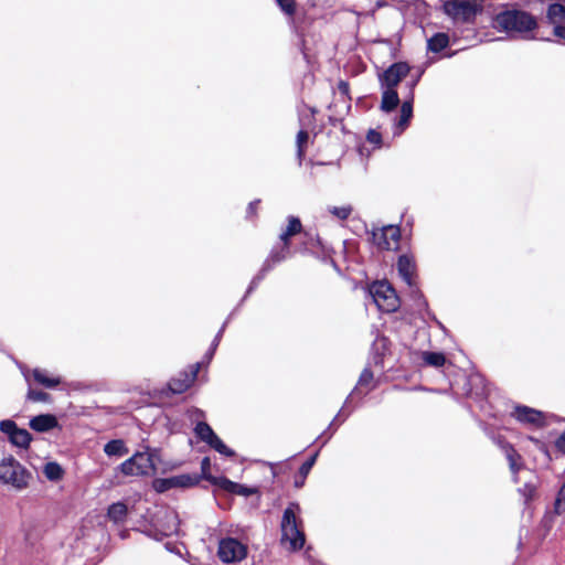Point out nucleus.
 Returning <instances> with one entry per match:
<instances>
[{
    "label": "nucleus",
    "mask_w": 565,
    "mask_h": 565,
    "mask_svg": "<svg viewBox=\"0 0 565 565\" xmlns=\"http://www.w3.org/2000/svg\"><path fill=\"white\" fill-rule=\"evenodd\" d=\"M193 413L198 416H202L203 413L200 409H194Z\"/></svg>",
    "instance_id": "54"
},
{
    "label": "nucleus",
    "mask_w": 565,
    "mask_h": 565,
    "mask_svg": "<svg viewBox=\"0 0 565 565\" xmlns=\"http://www.w3.org/2000/svg\"><path fill=\"white\" fill-rule=\"evenodd\" d=\"M281 11L292 17L296 12V1L295 0H276Z\"/></svg>",
    "instance_id": "35"
},
{
    "label": "nucleus",
    "mask_w": 565,
    "mask_h": 565,
    "mask_svg": "<svg viewBox=\"0 0 565 565\" xmlns=\"http://www.w3.org/2000/svg\"><path fill=\"white\" fill-rule=\"evenodd\" d=\"M299 511V504L291 502L282 514L280 524L281 545L289 551L300 550L305 544V533L301 529V521L297 518Z\"/></svg>",
    "instance_id": "1"
},
{
    "label": "nucleus",
    "mask_w": 565,
    "mask_h": 565,
    "mask_svg": "<svg viewBox=\"0 0 565 565\" xmlns=\"http://www.w3.org/2000/svg\"><path fill=\"white\" fill-rule=\"evenodd\" d=\"M495 26L507 32H515L524 39H533L530 33L537 28L536 19L522 10H505L494 18Z\"/></svg>",
    "instance_id": "2"
},
{
    "label": "nucleus",
    "mask_w": 565,
    "mask_h": 565,
    "mask_svg": "<svg viewBox=\"0 0 565 565\" xmlns=\"http://www.w3.org/2000/svg\"><path fill=\"white\" fill-rule=\"evenodd\" d=\"M9 439L17 447L28 448L32 437L26 429L18 428Z\"/></svg>",
    "instance_id": "28"
},
{
    "label": "nucleus",
    "mask_w": 565,
    "mask_h": 565,
    "mask_svg": "<svg viewBox=\"0 0 565 565\" xmlns=\"http://www.w3.org/2000/svg\"><path fill=\"white\" fill-rule=\"evenodd\" d=\"M382 88H383V94H382L381 108L384 111H392L399 104L398 94H397L396 89L386 88V87H382Z\"/></svg>",
    "instance_id": "19"
},
{
    "label": "nucleus",
    "mask_w": 565,
    "mask_h": 565,
    "mask_svg": "<svg viewBox=\"0 0 565 565\" xmlns=\"http://www.w3.org/2000/svg\"><path fill=\"white\" fill-rule=\"evenodd\" d=\"M504 455L509 461L510 470L513 475H515L521 469V456L516 452V450L509 444H504L502 446Z\"/></svg>",
    "instance_id": "20"
},
{
    "label": "nucleus",
    "mask_w": 565,
    "mask_h": 565,
    "mask_svg": "<svg viewBox=\"0 0 565 565\" xmlns=\"http://www.w3.org/2000/svg\"><path fill=\"white\" fill-rule=\"evenodd\" d=\"M207 445L226 457H233L235 455V452L230 449L217 435H215Z\"/></svg>",
    "instance_id": "32"
},
{
    "label": "nucleus",
    "mask_w": 565,
    "mask_h": 565,
    "mask_svg": "<svg viewBox=\"0 0 565 565\" xmlns=\"http://www.w3.org/2000/svg\"><path fill=\"white\" fill-rule=\"evenodd\" d=\"M201 364L196 363L191 366L190 373L182 372L178 376L170 380L168 388L173 394H181L185 392L195 381Z\"/></svg>",
    "instance_id": "12"
},
{
    "label": "nucleus",
    "mask_w": 565,
    "mask_h": 565,
    "mask_svg": "<svg viewBox=\"0 0 565 565\" xmlns=\"http://www.w3.org/2000/svg\"><path fill=\"white\" fill-rule=\"evenodd\" d=\"M31 429L45 433L58 426L57 418L52 414H41L31 418L29 423Z\"/></svg>",
    "instance_id": "15"
},
{
    "label": "nucleus",
    "mask_w": 565,
    "mask_h": 565,
    "mask_svg": "<svg viewBox=\"0 0 565 565\" xmlns=\"http://www.w3.org/2000/svg\"><path fill=\"white\" fill-rule=\"evenodd\" d=\"M366 139L369 142L379 146L382 141V136L380 132H377L375 130H370L367 132Z\"/></svg>",
    "instance_id": "40"
},
{
    "label": "nucleus",
    "mask_w": 565,
    "mask_h": 565,
    "mask_svg": "<svg viewBox=\"0 0 565 565\" xmlns=\"http://www.w3.org/2000/svg\"><path fill=\"white\" fill-rule=\"evenodd\" d=\"M214 351H215V350H213V347L211 345V349H210V351H209V352H207V354H206V356H207V359H209V360H211V359H212V356H213V354H214Z\"/></svg>",
    "instance_id": "51"
},
{
    "label": "nucleus",
    "mask_w": 565,
    "mask_h": 565,
    "mask_svg": "<svg viewBox=\"0 0 565 565\" xmlns=\"http://www.w3.org/2000/svg\"><path fill=\"white\" fill-rule=\"evenodd\" d=\"M195 435L200 440L209 444L211 439L216 435L209 424L205 422H199L194 427Z\"/></svg>",
    "instance_id": "29"
},
{
    "label": "nucleus",
    "mask_w": 565,
    "mask_h": 565,
    "mask_svg": "<svg viewBox=\"0 0 565 565\" xmlns=\"http://www.w3.org/2000/svg\"><path fill=\"white\" fill-rule=\"evenodd\" d=\"M512 416L523 424H530L533 426H543L544 425V416L540 411L527 406H515Z\"/></svg>",
    "instance_id": "13"
},
{
    "label": "nucleus",
    "mask_w": 565,
    "mask_h": 565,
    "mask_svg": "<svg viewBox=\"0 0 565 565\" xmlns=\"http://www.w3.org/2000/svg\"><path fill=\"white\" fill-rule=\"evenodd\" d=\"M554 511L556 514L565 513V482L562 484L555 499Z\"/></svg>",
    "instance_id": "33"
},
{
    "label": "nucleus",
    "mask_w": 565,
    "mask_h": 565,
    "mask_svg": "<svg viewBox=\"0 0 565 565\" xmlns=\"http://www.w3.org/2000/svg\"><path fill=\"white\" fill-rule=\"evenodd\" d=\"M412 115H413V95L411 96L409 99L405 100L402 104L401 116H399V120L397 122V127L401 130H404L407 127L409 119L412 118Z\"/></svg>",
    "instance_id": "25"
},
{
    "label": "nucleus",
    "mask_w": 565,
    "mask_h": 565,
    "mask_svg": "<svg viewBox=\"0 0 565 565\" xmlns=\"http://www.w3.org/2000/svg\"><path fill=\"white\" fill-rule=\"evenodd\" d=\"M307 140H308V132L305 130H300L297 135V156H298L300 162L305 154L303 145L307 142Z\"/></svg>",
    "instance_id": "34"
},
{
    "label": "nucleus",
    "mask_w": 565,
    "mask_h": 565,
    "mask_svg": "<svg viewBox=\"0 0 565 565\" xmlns=\"http://www.w3.org/2000/svg\"><path fill=\"white\" fill-rule=\"evenodd\" d=\"M214 486L223 489L227 492H239V489H243V486L236 482L231 481L225 477H206Z\"/></svg>",
    "instance_id": "22"
},
{
    "label": "nucleus",
    "mask_w": 565,
    "mask_h": 565,
    "mask_svg": "<svg viewBox=\"0 0 565 565\" xmlns=\"http://www.w3.org/2000/svg\"><path fill=\"white\" fill-rule=\"evenodd\" d=\"M259 201L250 202L248 205V213H254Z\"/></svg>",
    "instance_id": "48"
},
{
    "label": "nucleus",
    "mask_w": 565,
    "mask_h": 565,
    "mask_svg": "<svg viewBox=\"0 0 565 565\" xmlns=\"http://www.w3.org/2000/svg\"><path fill=\"white\" fill-rule=\"evenodd\" d=\"M329 212L340 220H345L351 214L352 209L350 206H340V207L333 206V207H329Z\"/></svg>",
    "instance_id": "37"
},
{
    "label": "nucleus",
    "mask_w": 565,
    "mask_h": 565,
    "mask_svg": "<svg viewBox=\"0 0 565 565\" xmlns=\"http://www.w3.org/2000/svg\"><path fill=\"white\" fill-rule=\"evenodd\" d=\"M317 457H318V452H316L313 456H311L308 460H306L301 467L299 468V473H300V477H302L303 479H306V477L308 476V473L310 472L311 468L313 467L316 460H317Z\"/></svg>",
    "instance_id": "38"
},
{
    "label": "nucleus",
    "mask_w": 565,
    "mask_h": 565,
    "mask_svg": "<svg viewBox=\"0 0 565 565\" xmlns=\"http://www.w3.org/2000/svg\"><path fill=\"white\" fill-rule=\"evenodd\" d=\"M555 35L562 39H565V25H558L555 29Z\"/></svg>",
    "instance_id": "45"
},
{
    "label": "nucleus",
    "mask_w": 565,
    "mask_h": 565,
    "mask_svg": "<svg viewBox=\"0 0 565 565\" xmlns=\"http://www.w3.org/2000/svg\"><path fill=\"white\" fill-rule=\"evenodd\" d=\"M301 230H302V225H301L300 220L296 216H289L287 227L279 235V239H280L281 244L289 246L290 237L300 233Z\"/></svg>",
    "instance_id": "17"
},
{
    "label": "nucleus",
    "mask_w": 565,
    "mask_h": 565,
    "mask_svg": "<svg viewBox=\"0 0 565 565\" xmlns=\"http://www.w3.org/2000/svg\"><path fill=\"white\" fill-rule=\"evenodd\" d=\"M32 376L36 383L46 388H54L61 383L58 376H51L46 370L39 367L32 370Z\"/></svg>",
    "instance_id": "16"
},
{
    "label": "nucleus",
    "mask_w": 565,
    "mask_h": 565,
    "mask_svg": "<svg viewBox=\"0 0 565 565\" xmlns=\"http://www.w3.org/2000/svg\"><path fill=\"white\" fill-rule=\"evenodd\" d=\"M520 492L524 495L525 501H527L533 497L535 492V487L531 484H525L523 489H520Z\"/></svg>",
    "instance_id": "41"
},
{
    "label": "nucleus",
    "mask_w": 565,
    "mask_h": 565,
    "mask_svg": "<svg viewBox=\"0 0 565 565\" xmlns=\"http://www.w3.org/2000/svg\"><path fill=\"white\" fill-rule=\"evenodd\" d=\"M43 473L50 481H58L63 478L64 470L57 462L50 461L44 465Z\"/></svg>",
    "instance_id": "26"
},
{
    "label": "nucleus",
    "mask_w": 565,
    "mask_h": 565,
    "mask_svg": "<svg viewBox=\"0 0 565 565\" xmlns=\"http://www.w3.org/2000/svg\"><path fill=\"white\" fill-rule=\"evenodd\" d=\"M373 381V373L369 369H364L363 372L360 375L358 385L352 391L351 396L358 393H367L371 390V384Z\"/></svg>",
    "instance_id": "21"
},
{
    "label": "nucleus",
    "mask_w": 565,
    "mask_h": 565,
    "mask_svg": "<svg viewBox=\"0 0 565 565\" xmlns=\"http://www.w3.org/2000/svg\"><path fill=\"white\" fill-rule=\"evenodd\" d=\"M18 428L17 424L10 419H6L0 423V430L8 435L9 438L18 430Z\"/></svg>",
    "instance_id": "39"
},
{
    "label": "nucleus",
    "mask_w": 565,
    "mask_h": 565,
    "mask_svg": "<svg viewBox=\"0 0 565 565\" xmlns=\"http://www.w3.org/2000/svg\"><path fill=\"white\" fill-rule=\"evenodd\" d=\"M338 89L344 98L349 96V84L347 82L341 81L338 85Z\"/></svg>",
    "instance_id": "42"
},
{
    "label": "nucleus",
    "mask_w": 565,
    "mask_h": 565,
    "mask_svg": "<svg viewBox=\"0 0 565 565\" xmlns=\"http://www.w3.org/2000/svg\"><path fill=\"white\" fill-rule=\"evenodd\" d=\"M184 479H185V477L174 478V479H170L169 482H171L173 484L185 486L186 482L184 481ZM186 480H189V478H186Z\"/></svg>",
    "instance_id": "46"
},
{
    "label": "nucleus",
    "mask_w": 565,
    "mask_h": 565,
    "mask_svg": "<svg viewBox=\"0 0 565 565\" xmlns=\"http://www.w3.org/2000/svg\"><path fill=\"white\" fill-rule=\"evenodd\" d=\"M154 526L161 536L178 534L180 520L177 511L170 508L161 509L156 515Z\"/></svg>",
    "instance_id": "8"
},
{
    "label": "nucleus",
    "mask_w": 565,
    "mask_h": 565,
    "mask_svg": "<svg viewBox=\"0 0 565 565\" xmlns=\"http://www.w3.org/2000/svg\"><path fill=\"white\" fill-rule=\"evenodd\" d=\"M23 374H24L25 380L29 382V380H30V373H29V372H24Z\"/></svg>",
    "instance_id": "55"
},
{
    "label": "nucleus",
    "mask_w": 565,
    "mask_h": 565,
    "mask_svg": "<svg viewBox=\"0 0 565 565\" xmlns=\"http://www.w3.org/2000/svg\"><path fill=\"white\" fill-rule=\"evenodd\" d=\"M398 274L402 279L406 282V285L413 289L414 292H417L416 284L414 281L415 274V263L413 258L408 255H402L397 262Z\"/></svg>",
    "instance_id": "14"
},
{
    "label": "nucleus",
    "mask_w": 565,
    "mask_h": 565,
    "mask_svg": "<svg viewBox=\"0 0 565 565\" xmlns=\"http://www.w3.org/2000/svg\"><path fill=\"white\" fill-rule=\"evenodd\" d=\"M449 44V38L446 33H437L427 41L428 50L439 53Z\"/></svg>",
    "instance_id": "24"
},
{
    "label": "nucleus",
    "mask_w": 565,
    "mask_h": 565,
    "mask_svg": "<svg viewBox=\"0 0 565 565\" xmlns=\"http://www.w3.org/2000/svg\"><path fill=\"white\" fill-rule=\"evenodd\" d=\"M207 445L226 457H233L235 455V452L230 449L217 435H215Z\"/></svg>",
    "instance_id": "31"
},
{
    "label": "nucleus",
    "mask_w": 565,
    "mask_h": 565,
    "mask_svg": "<svg viewBox=\"0 0 565 565\" xmlns=\"http://www.w3.org/2000/svg\"><path fill=\"white\" fill-rule=\"evenodd\" d=\"M26 397H28V399L33 401V402H47L50 398V395L43 391H35V390L30 388L28 391Z\"/></svg>",
    "instance_id": "36"
},
{
    "label": "nucleus",
    "mask_w": 565,
    "mask_h": 565,
    "mask_svg": "<svg viewBox=\"0 0 565 565\" xmlns=\"http://www.w3.org/2000/svg\"><path fill=\"white\" fill-rule=\"evenodd\" d=\"M342 413H343V409H341V411L339 412V414H337L335 418H334V419H333V422L330 424V426H329L328 430L332 429V427H333V425H334L335 420H338V418H340V417H341Z\"/></svg>",
    "instance_id": "49"
},
{
    "label": "nucleus",
    "mask_w": 565,
    "mask_h": 565,
    "mask_svg": "<svg viewBox=\"0 0 565 565\" xmlns=\"http://www.w3.org/2000/svg\"><path fill=\"white\" fill-rule=\"evenodd\" d=\"M369 294L382 311L392 312L398 307V298L395 290L387 281L373 282L369 288Z\"/></svg>",
    "instance_id": "4"
},
{
    "label": "nucleus",
    "mask_w": 565,
    "mask_h": 565,
    "mask_svg": "<svg viewBox=\"0 0 565 565\" xmlns=\"http://www.w3.org/2000/svg\"><path fill=\"white\" fill-rule=\"evenodd\" d=\"M217 555L223 563H236L247 555V546L234 537L222 539L218 543Z\"/></svg>",
    "instance_id": "6"
},
{
    "label": "nucleus",
    "mask_w": 565,
    "mask_h": 565,
    "mask_svg": "<svg viewBox=\"0 0 565 565\" xmlns=\"http://www.w3.org/2000/svg\"><path fill=\"white\" fill-rule=\"evenodd\" d=\"M303 482H305V479L301 477L300 480L295 481V484H296V487H301L303 484Z\"/></svg>",
    "instance_id": "53"
},
{
    "label": "nucleus",
    "mask_w": 565,
    "mask_h": 565,
    "mask_svg": "<svg viewBox=\"0 0 565 565\" xmlns=\"http://www.w3.org/2000/svg\"><path fill=\"white\" fill-rule=\"evenodd\" d=\"M225 326H226V323H224V324L222 326V328L220 329V331H218V332H217V334L215 335V338H214V340H213V342H212V344H211V345L213 347V350H216V348H217V345H218V343H220V341H221L222 334H223V332H224Z\"/></svg>",
    "instance_id": "43"
},
{
    "label": "nucleus",
    "mask_w": 565,
    "mask_h": 565,
    "mask_svg": "<svg viewBox=\"0 0 565 565\" xmlns=\"http://www.w3.org/2000/svg\"><path fill=\"white\" fill-rule=\"evenodd\" d=\"M423 361L430 366L440 367L445 364L446 358L439 352L425 351L422 354Z\"/></svg>",
    "instance_id": "30"
},
{
    "label": "nucleus",
    "mask_w": 565,
    "mask_h": 565,
    "mask_svg": "<svg viewBox=\"0 0 565 565\" xmlns=\"http://www.w3.org/2000/svg\"><path fill=\"white\" fill-rule=\"evenodd\" d=\"M401 233L394 225L384 226L372 232L373 243L381 249H395L398 246Z\"/></svg>",
    "instance_id": "10"
},
{
    "label": "nucleus",
    "mask_w": 565,
    "mask_h": 565,
    "mask_svg": "<svg viewBox=\"0 0 565 565\" xmlns=\"http://www.w3.org/2000/svg\"><path fill=\"white\" fill-rule=\"evenodd\" d=\"M547 20L554 25V30L558 25H565V7L559 3H553L547 9Z\"/></svg>",
    "instance_id": "18"
},
{
    "label": "nucleus",
    "mask_w": 565,
    "mask_h": 565,
    "mask_svg": "<svg viewBox=\"0 0 565 565\" xmlns=\"http://www.w3.org/2000/svg\"><path fill=\"white\" fill-rule=\"evenodd\" d=\"M289 255V246L281 244L280 246L274 247L265 260L260 271L253 278L250 286L247 290V295L252 292L254 288L258 286L264 276L278 263L286 259Z\"/></svg>",
    "instance_id": "9"
},
{
    "label": "nucleus",
    "mask_w": 565,
    "mask_h": 565,
    "mask_svg": "<svg viewBox=\"0 0 565 565\" xmlns=\"http://www.w3.org/2000/svg\"><path fill=\"white\" fill-rule=\"evenodd\" d=\"M409 73V66L407 63L398 62L391 65L380 77L381 86L386 88H393L401 83V81Z\"/></svg>",
    "instance_id": "11"
},
{
    "label": "nucleus",
    "mask_w": 565,
    "mask_h": 565,
    "mask_svg": "<svg viewBox=\"0 0 565 565\" xmlns=\"http://www.w3.org/2000/svg\"><path fill=\"white\" fill-rule=\"evenodd\" d=\"M108 518L115 523H120L126 519L127 515V507L122 502L113 503L108 508L107 512Z\"/></svg>",
    "instance_id": "27"
},
{
    "label": "nucleus",
    "mask_w": 565,
    "mask_h": 565,
    "mask_svg": "<svg viewBox=\"0 0 565 565\" xmlns=\"http://www.w3.org/2000/svg\"><path fill=\"white\" fill-rule=\"evenodd\" d=\"M556 446L559 450L565 452V433L559 436L556 441Z\"/></svg>",
    "instance_id": "44"
},
{
    "label": "nucleus",
    "mask_w": 565,
    "mask_h": 565,
    "mask_svg": "<svg viewBox=\"0 0 565 565\" xmlns=\"http://www.w3.org/2000/svg\"><path fill=\"white\" fill-rule=\"evenodd\" d=\"M235 493L236 494L248 495L250 493V491L243 486V489H239V492H235Z\"/></svg>",
    "instance_id": "50"
},
{
    "label": "nucleus",
    "mask_w": 565,
    "mask_h": 565,
    "mask_svg": "<svg viewBox=\"0 0 565 565\" xmlns=\"http://www.w3.org/2000/svg\"><path fill=\"white\" fill-rule=\"evenodd\" d=\"M444 11L455 21L471 23L479 8L476 0H448L444 4Z\"/></svg>",
    "instance_id": "5"
},
{
    "label": "nucleus",
    "mask_w": 565,
    "mask_h": 565,
    "mask_svg": "<svg viewBox=\"0 0 565 565\" xmlns=\"http://www.w3.org/2000/svg\"><path fill=\"white\" fill-rule=\"evenodd\" d=\"M104 451L107 456L122 457L128 454V448L121 439H114L105 445Z\"/></svg>",
    "instance_id": "23"
},
{
    "label": "nucleus",
    "mask_w": 565,
    "mask_h": 565,
    "mask_svg": "<svg viewBox=\"0 0 565 565\" xmlns=\"http://www.w3.org/2000/svg\"><path fill=\"white\" fill-rule=\"evenodd\" d=\"M125 476H143L153 469L152 459L147 452H137L119 466Z\"/></svg>",
    "instance_id": "7"
},
{
    "label": "nucleus",
    "mask_w": 565,
    "mask_h": 565,
    "mask_svg": "<svg viewBox=\"0 0 565 565\" xmlns=\"http://www.w3.org/2000/svg\"><path fill=\"white\" fill-rule=\"evenodd\" d=\"M214 351H215V350H213V347L211 345V349H210V351H209V352H207V354H206V356H207V359H209V360H211V359H212V356H213V354H214Z\"/></svg>",
    "instance_id": "52"
},
{
    "label": "nucleus",
    "mask_w": 565,
    "mask_h": 565,
    "mask_svg": "<svg viewBox=\"0 0 565 565\" xmlns=\"http://www.w3.org/2000/svg\"><path fill=\"white\" fill-rule=\"evenodd\" d=\"M201 468L204 473L210 468V459L207 457L202 459Z\"/></svg>",
    "instance_id": "47"
},
{
    "label": "nucleus",
    "mask_w": 565,
    "mask_h": 565,
    "mask_svg": "<svg viewBox=\"0 0 565 565\" xmlns=\"http://www.w3.org/2000/svg\"><path fill=\"white\" fill-rule=\"evenodd\" d=\"M31 478L30 472L12 456L0 461V481L17 490L25 489Z\"/></svg>",
    "instance_id": "3"
}]
</instances>
